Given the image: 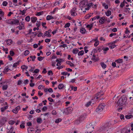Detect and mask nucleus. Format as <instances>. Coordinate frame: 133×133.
I'll return each instance as SVG.
<instances>
[{
  "label": "nucleus",
  "mask_w": 133,
  "mask_h": 133,
  "mask_svg": "<svg viewBox=\"0 0 133 133\" xmlns=\"http://www.w3.org/2000/svg\"><path fill=\"white\" fill-rule=\"evenodd\" d=\"M25 9L23 10V11L20 10V12H21L22 13V15H24L26 12V11L27 10V9L25 8Z\"/></svg>",
  "instance_id": "72a5a7b5"
},
{
  "label": "nucleus",
  "mask_w": 133,
  "mask_h": 133,
  "mask_svg": "<svg viewBox=\"0 0 133 133\" xmlns=\"http://www.w3.org/2000/svg\"><path fill=\"white\" fill-rule=\"evenodd\" d=\"M6 23L8 24H12V19H9L6 20Z\"/></svg>",
  "instance_id": "aec40b11"
},
{
  "label": "nucleus",
  "mask_w": 133,
  "mask_h": 133,
  "mask_svg": "<svg viewBox=\"0 0 133 133\" xmlns=\"http://www.w3.org/2000/svg\"><path fill=\"white\" fill-rule=\"evenodd\" d=\"M37 19L36 17H32L31 18V21L33 23H35Z\"/></svg>",
  "instance_id": "412c9836"
},
{
  "label": "nucleus",
  "mask_w": 133,
  "mask_h": 133,
  "mask_svg": "<svg viewBox=\"0 0 133 133\" xmlns=\"http://www.w3.org/2000/svg\"><path fill=\"white\" fill-rule=\"evenodd\" d=\"M81 7L84 6L86 5L87 2L85 0H83L81 1L79 3Z\"/></svg>",
  "instance_id": "ddd939ff"
},
{
  "label": "nucleus",
  "mask_w": 133,
  "mask_h": 133,
  "mask_svg": "<svg viewBox=\"0 0 133 133\" xmlns=\"http://www.w3.org/2000/svg\"><path fill=\"white\" fill-rule=\"evenodd\" d=\"M64 87V85L62 84H59L58 86V88L59 89H62Z\"/></svg>",
  "instance_id": "cd10ccee"
},
{
  "label": "nucleus",
  "mask_w": 133,
  "mask_h": 133,
  "mask_svg": "<svg viewBox=\"0 0 133 133\" xmlns=\"http://www.w3.org/2000/svg\"><path fill=\"white\" fill-rule=\"evenodd\" d=\"M92 103V101H90L89 102H88L85 105L86 107H89L91 105Z\"/></svg>",
  "instance_id": "5701e85b"
},
{
  "label": "nucleus",
  "mask_w": 133,
  "mask_h": 133,
  "mask_svg": "<svg viewBox=\"0 0 133 133\" xmlns=\"http://www.w3.org/2000/svg\"><path fill=\"white\" fill-rule=\"evenodd\" d=\"M43 59V58L41 56H40L38 57V59L39 61H41Z\"/></svg>",
  "instance_id": "774afa93"
},
{
  "label": "nucleus",
  "mask_w": 133,
  "mask_h": 133,
  "mask_svg": "<svg viewBox=\"0 0 133 133\" xmlns=\"http://www.w3.org/2000/svg\"><path fill=\"white\" fill-rule=\"evenodd\" d=\"M32 35H31V36H32L33 37H35V36L37 35V34H38L37 31H36L35 32H32Z\"/></svg>",
  "instance_id": "f704fd0d"
},
{
  "label": "nucleus",
  "mask_w": 133,
  "mask_h": 133,
  "mask_svg": "<svg viewBox=\"0 0 133 133\" xmlns=\"http://www.w3.org/2000/svg\"><path fill=\"white\" fill-rule=\"evenodd\" d=\"M39 71V70L38 69H36L33 72V73L35 74H37Z\"/></svg>",
  "instance_id": "79ce46f5"
},
{
  "label": "nucleus",
  "mask_w": 133,
  "mask_h": 133,
  "mask_svg": "<svg viewBox=\"0 0 133 133\" xmlns=\"http://www.w3.org/2000/svg\"><path fill=\"white\" fill-rule=\"evenodd\" d=\"M19 61H18L17 62L14 63L13 65V67H16L19 64Z\"/></svg>",
  "instance_id": "7c9ffc66"
},
{
  "label": "nucleus",
  "mask_w": 133,
  "mask_h": 133,
  "mask_svg": "<svg viewBox=\"0 0 133 133\" xmlns=\"http://www.w3.org/2000/svg\"><path fill=\"white\" fill-rule=\"evenodd\" d=\"M91 15H90L89 14H88L87 15H86L85 16V18L86 19L87 18H89L91 16Z\"/></svg>",
  "instance_id": "6e6d98bb"
},
{
  "label": "nucleus",
  "mask_w": 133,
  "mask_h": 133,
  "mask_svg": "<svg viewBox=\"0 0 133 133\" xmlns=\"http://www.w3.org/2000/svg\"><path fill=\"white\" fill-rule=\"evenodd\" d=\"M52 114L53 115H56L57 114V112L56 110H53L52 112Z\"/></svg>",
  "instance_id": "338daca9"
},
{
  "label": "nucleus",
  "mask_w": 133,
  "mask_h": 133,
  "mask_svg": "<svg viewBox=\"0 0 133 133\" xmlns=\"http://www.w3.org/2000/svg\"><path fill=\"white\" fill-rule=\"evenodd\" d=\"M14 130V128L11 127L10 129V130L7 132L8 133H13Z\"/></svg>",
  "instance_id": "c03bdc74"
},
{
  "label": "nucleus",
  "mask_w": 133,
  "mask_h": 133,
  "mask_svg": "<svg viewBox=\"0 0 133 133\" xmlns=\"http://www.w3.org/2000/svg\"><path fill=\"white\" fill-rule=\"evenodd\" d=\"M7 121V119L5 117H3L0 119V126L3 125Z\"/></svg>",
  "instance_id": "423d86ee"
},
{
  "label": "nucleus",
  "mask_w": 133,
  "mask_h": 133,
  "mask_svg": "<svg viewBox=\"0 0 133 133\" xmlns=\"http://www.w3.org/2000/svg\"><path fill=\"white\" fill-rule=\"evenodd\" d=\"M8 4V2L6 1H4L3 2L2 5L3 6H7Z\"/></svg>",
  "instance_id": "49530a36"
},
{
  "label": "nucleus",
  "mask_w": 133,
  "mask_h": 133,
  "mask_svg": "<svg viewBox=\"0 0 133 133\" xmlns=\"http://www.w3.org/2000/svg\"><path fill=\"white\" fill-rule=\"evenodd\" d=\"M104 94L102 92H99L96 94L94 97L95 99H98L100 98L101 96Z\"/></svg>",
  "instance_id": "1a4fd4ad"
},
{
  "label": "nucleus",
  "mask_w": 133,
  "mask_h": 133,
  "mask_svg": "<svg viewBox=\"0 0 133 133\" xmlns=\"http://www.w3.org/2000/svg\"><path fill=\"white\" fill-rule=\"evenodd\" d=\"M8 87V85L7 84H5L3 85L2 87V89L3 90H7Z\"/></svg>",
  "instance_id": "b1692460"
},
{
  "label": "nucleus",
  "mask_w": 133,
  "mask_h": 133,
  "mask_svg": "<svg viewBox=\"0 0 133 133\" xmlns=\"http://www.w3.org/2000/svg\"><path fill=\"white\" fill-rule=\"evenodd\" d=\"M127 100V99L126 97H122L119 99L117 103L118 105L122 106L125 104Z\"/></svg>",
  "instance_id": "f03ea898"
},
{
  "label": "nucleus",
  "mask_w": 133,
  "mask_h": 133,
  "mask_svg": "<svg viewBox=\"0 0 133 133\" xmlns=\"http://www.w3.org/2000/svg\"><path fill=\"white\" fill-rule=\"evenodd\" d=\"M100 64L103 68H105L106 67V65L103 62H101L100 63Z\"/></svg>",
  "instance_id": "c756f323"
},
{
  "label": "nucleus",
  "mask_w": 133,
  "mask_h": 133,
  "mask_svg": "<svg viewBox=\"0 0 133 133\" xmlns=\"http://www.w3.org/2000/svg\"><path fill=\"white\" fill-rule=\"evenodd\" d=\"M4 95L5 97H9L12 95V94L10 91H5L4 92Z\"/></svg>",
  "instance_id": "9d476101"
},
{
  "label": "nucleus",
  "mask_w": 133,
  "mask_h": 133,
  "mask_svg": "<svg viewBox=\"0 0 133 133\" xmlns=\"http://www.w3.org/2000/svg\"><path fill=\"white\" fill-rule=\"evenodd\" d=\"M41 25V22H40L37 21L36 24V25L38 27H39Z\"/></svg>",
  "instance_id": "052dcab7"
},
{
  "label": "nucleus",
  "mask_w": 133,
  "mask_h": 133,
  "mask_svg": "<svg viewBox=\"0 0 133 133\" xmlns=\"http://www.w3.org/2000/svg\"><path fill=\"white\" fill-rule=\"evenodd\" d=\"M106 21L104 17H102L99 20V22L101 24H103L104 22Z\"/></svg>",
  "instance_id": "4468645a"
},
{
  "label": "nucleus",
  "mask_w": 133,
  "mask_h": 133,
  "mask_svg": "<svg viewBox=\"0 0 133 133\" xmlns=\"http://www.w3.org/2000/svg\"><path fill=\"white\" fill-rule=\"evenodd\" d=\"M76 10L77 8L76 7H74L71 9L70 11V13L71 15L75 16L77 15L76 11Z\"/></svg>",
  "instance_id": "0eeeda50"
},
{
  "label": "nucleus",
  "mask_w": 133,
  "mask_h": 133,
  "mask_svg": "<svg viewBox=\"0 0 133 133\" xmlns=\"http://www.w3.org/2000/svg\"><path fill=\"white\" fill-rule=\"evenodd\" d=\"M108 45L110 49H112L116 46V45L113 43L112 42H110L108 43Z\"/></svg>",
  "instance_id": "f8f14e48"
},
{
  "label": "nucleus",
  "mask_w": 133,
  "mask_h": 133,
  "mask_svg": "<svg viewBox=\"0 0 133 133\" xmlns=\"http://www.w3.org/2000/svg\"><path fill=\"white\" fill-rule=\"evenodd\" d=\"M84 52L83 50H81L78 52V56H82L84 54Z\"/></svg>",
  "instance_id": "c85d7f7f"
},
{
  "label": "nucleus",
  "mask_w": 133,
  "mask_h": 133,
  "mask_svg": "<svg viewBox=\"0 0 133 133\" xmlns=\"http://www.w3.org/2000/svg\"><path fill=\"white\" fill-rule=\"evenodd\" d=\"M44 87L42 85H39L38 87V88L39 89H43Z\"/></svg>",
  "instance_id": "603ef678"
},
{
  "label": "nucleus",
  "mask_w": 133,
  "mask_h": 133,
  "mask_svg": "<svg viewBox=\"0 0 133 133\" xmlns=\"http://www.w3.org/2000/svg\"><path fill=\"white\" fill-rule=\"evenodd\" d=\"M15 123V121L13 120H11L9 121V123L10 124L13 125Z\"/></svg>",
  "instance_id": "09e8293b"
},
{
  "label": "nucleus",
  "mask_w": 133,
  "mask_h": 133,
  "mask_svg": "<svg viewBox=\"0 0 133 133\" xmlns=\"http://www.w3.org/2000/svg\"><path fill=\"white\" fill-rule=\"evenodd\" d=\"M8 106L7 105L1 108V111L2 112H4L6 109H8Z\"/></svg>",
  "instance_id": "f3484780"
},
{
  "label": "nucleus",
  "mask_w": 133,
  "mask_h": 133,
  "mask_svg": "<svg viewBox=\"0 0 133 133\" xmlns=\"http://www.w3.org/2000/svg\"><path fill=\"white\" fill-rule=\"evenodd\" d=\"M80 32L82 34H85L86 32V30L83 28H81L80 30Z\"/></svg>",
  "instance_id": "6ab92c4d"
},
{
  "label": "nucleus",
  "mask_w": 133,
  "mask_h": 133,
  "mask_svg": "<svg viewBox=\"0 0 133 133\" xmlns=\"http://www.w3.org/2000/svg\"><path fill=\"white\" fill-rule=\"evenodd\" d=\"M37 122L39 124L41 123L42 122V119L40 118H37Z\"/></svg>",
  "instance_id": "e433bc0d"
},
{
  "label": "nucleus",
  "mask_w": 133,
  "mask_h": 133,
  "mask_svg": "<svg viewBox=\"0 0 133 133\" xmlns=\"http://www.w3.org/2000/svg\"><path fill=\"white\" fill-rule=\"evenodd\" d=\"M61 102L59 100L56 102L55 104V105L56 106H58V105H61Z\"/></svg>",
  "instance_id": "bb28decb"
},
{
  "label": "nucleus",
  "mask_w": 133,
  "mask_h": 133,
  "mask_svg": "<svg viewBox=\"0 0 133 133\" xmlns=\"http://www.w3.org/2000/svg\"><path fill=\"white\" fill-rule=\"evenodd\" d=\"M21 75V74H17L15 76H14L13 77L14 79H16L17 77Z\"/></svg>",
  "instance_id": "0e129e2a"
},
{
  "label": "nucleus",
  "mask_w": 133,
  "mask_h": 133,
  "mask_svg": "<svg viewBox=\"0 0 133 133\" xmlns=\"http://www.w3.org/2000/svg\"><path fill=\"white\" fill-rule=\"evenodd\" d=\"M67 64L69 65L70 66H73L74 65V64L70 61H67L66 62Z\"/></svg>",
  "instance_id": "393cba45"
},
{
  "label": "nucleus",
  "mask_w": 133,
  "mask_h": 133,
  "mask_svg": "<svg viewBox=\"0 0 133 133\" xmlns=\"http://www.w3.org/2000/svg\"><path fill=\"white\" fill-rule=\"evenodd\" d=\"M120 117L122 120H124V116L122 114L120 115Z\"/></svg>",
  "instance_id": "bf43d9fd"
},
{
  "label": "nucleus",
  "mask_w": 133,
  "mask_h": 133,
  "mask_svg": "<svg viewBox=\"0 0 133 133\" xmlns=\"http://www.w3.org/2000/svg\"><path fill=\"white\" fill-rule=\"evenodd\" d=\"M12 111L13 113L15 114H17L18 112L15 108L12 110Z\"/></svg>",
  "instance_id": "5fc2aeb1"
},
{
  "label": "nucleus",
  "mask_w": 133,
  "mask_h": 133,
  "mask_svg": "<svg viewBox=\"0 0 133 133\" xmlns=\"http://www.w3.org/2000/svg\"><path fill=\"white\" fill-rule=\"evenodd\" d=\"M47 107L46 106H44L42 108V110L43 111H44L47 110Z\"/></svg>",
  "instance_id": "e2e57ef3"
},
{
  "label": "nucleus",
  "mask_w": 133,
  "mask_h": 133,
  "mask_svg": "<svg viewBox=\"0 0 133 133\" xmlns=\"http://www.w3.org/2000/svg\"><path fill=\"white\" fill-rule=\"evenodd\" d=\"M116 35V33H112L109 35V36L110 37H112L113 36H115V35Z\"/></svg>",
  "instance_id": "69168bd1"
},
{
  "label": "nucleus",
  "mask_w": 133,
  "mask_h": 133,
  "mask_svg": "<svg viewBox=\"0 0 133 133\" xmlns=\"http://www.w3.org/2000/svg\"><path fill=\"white\" fill-rule=\"evenodd\" d=\"M93 26V24L92 23L90 24H88L87 25V27L89 28V30L91 29L92 28Z\"/></svg>",
  "instance_id": "4be33fe9"
},
{
  "label": "nucleus",
  "mask_w": 133,
  "mask_h": 133,
  "mask_svg": "<svg viewBox=\"0 0 133 133\" xmlns=\"http://www.w3.org/2000/svg\"><path fill=\"white\" fill-rule=\"evenodd\" d=\"M130 131V129H127L126 128H124L121 129V133H128Z\"/></svg>",
  "instance_id": "9b49d317"
},
{
  "label": "nucleus",
  "mask_w": 133,
  "mask_h": 133,
  "mask_svg": "<svg viewBox=\"0 0 133 133\" xmlns=\"http://www.w3.org/2000/svg\"><path fill=\"white\" fill-rule=\"evenodd\" d=\"M28 132H32L34 130V129L33 128H28Z\"/></svg>",
  "instance_id": "3c124183"
},
{
  "label": "nucleus",
  "mask_w": 133,
  "mask_h": 133,
  "mask_svg": "<svg viewBox=\"0 0 133 133\" xmlns=\"http://www.w3.org/2000/svg\"><path fill=\"white\" fill-rule=\"evenodd\" d=\"M46 19L47 20H49L50 19L54 18V17L50 15H48L46 17Z\"/></svg>",
  "instance_id": "473e14b6"
},
{
  "label": "nucleus",
  "mask_w": 133,
  "mask_h": 133,
  "mask_svg": "<svg viewBox=\"0 0 133 133\" xmlns=\"http://www.w3.org/2000/svg\"><path fill=\"white\" fill-rule=\"evenodd\" d=\"M73 109V108L71 107H68L65 110L64 113L65 114L67 115H68L69 114L71 113Z\"/></svg>",
  "instance_id": "20e7f679"
},
{
  "label": "nucleus",
  "mask_w": 133,
  "mask_h": 133,
  "mask_svg": "<svg viewBox=\"0 0 133 133\" xmlns=\"http://www.w3.org/2000/svg\"><path fill=\"white\" fill-rule=\"evenodd\" d=\"M48 100L50 102H54V100L51 97H49L48 98Z\"/></svg>",
  "instance_id": "680f3d73"
},
{
  "label": "nucleus",
  "mask_w": 133,
  "mask_h": 133,
  "mask_svg": "<svg viewBox=\"0 0 133 133\" xmlns=\"http://www.w3.org/2000/svg\"><path fill=\"white\" fill-rule=\"evenodd\" d=\"M70 25V23H68L65 24L64 26V27L66 28L69 27Z\"/></svg>",
  "instance_id": "4d7b16f0"
},
{
  "label": "nucleus",
  "mask_w": 133,
  "mask_h": 133,
  "mask_svg": "<svg viewBox=\"0 0 133 133\" xmlns=\"http://www.w3.org/2000/svg\"><path fill=\"white\" fill-rule=\"evenodd\" d=\"M124 5L125 1L124 0L123 1V2L121 3L120 5V6L121 8H123L124 6Z\"/></svg>",
  "instance_id": "a18cd8bd"
},
{
  "label": "nucleus",
  "mask_w": 133,
  "mask_h": 133,
  "mask_svg": "<svg viewBox=\"0 0 133 133\" xmlns=\"http://www.w3.org/2000/svg\"><path fill=\"white\" fill-rule=\"evenodd\" d=\"M29 53V51L28 50H26L24 52V54L26 56L28 55Z\"/></svg>",
  "instance_id": "c9c22d12"
},
{
  "label": "nucleus",
  "mask_w": 133,
  "mask_h": 133,
  "mask_svg": "<svg viewBox=\"0 0 133 133\" xmlns=\"http://www.w3.org/2000/svg\"><path fill=\"white\" fill-rule=\"evenodd\" d=\"M132 117V115H126L125 116V118H126L128 119H129L131 118V117Z\"/></svg>",
  "instance_id": "13d9d810"
},
{
  "label": "nucleus",
  "mask_w": 133,
  "mask_h": 133,
  "mask_svg": "<svg viewBox=\"0 0 133 133\" xmlns=\"http://www.w3.org/2000/svg\"><path fill=\"white\" fill-rule=\"evenodd\" d=\"M5 41L7 44L8 45H10L12 43V41L11 39H7Z\"/></svg>",
  "instance_id": "2eb2a0df"
},
{
  "label": "nucleus",
  "mask_w": 133,
  "mask_h": 133,
  "mask_svg": "<svg viewBox=\"0 0 133 133\" xmlns=\"http://www.w3.org/2000/svg\"><path fill=\"white\" fill-rule=\"evenodd\" d=\"M79 51V50L77 48L74 49L72 51V52L74 54H77Z\"/></svg>",
  "instance_id": "a878e982"
},
{
  "label": "nucleus",
  "mask_w": 133,
  "mask_h": 133,
  "mask_svg": "<svg viewBox=\"0 0 133 133\" xmlns=\"http://www.w3.org/2000/svg\"><path fill=\"white\" fill-rule=\"evenodd\" d=\"M87 127L88 129L89 128V129H88V132L87 133H88L89 132L91 133V132L93 131V129L94 127H93L92 126V124H89L88 125H87Z\"/></svg>",
  "instance_id": "6e6552de"
},
{
  "label": "nucleus",
  "mask_w": 133,
  "mask_h": 133,
  "mask_svg": "<svg viewBox=\"0 0 133 133\" xmlns=\"http://www.w3.org/2000/svg\"><path fill=\"white\" fill-rule=\"evenodd\" d=\"M10 70L8 69V68L7 67H6L4 69L3 72H6L8 71L9 70Z\"/></svg>",
  "instance_id": "37998d69"
},
{
  "label": "nucleus",
  "mask_w": 133,
  "mask_h": 133,
  "mask_svg": "<svg viewBox=\"0 0 133 133\" xmlns=\"http://www.w3.org/2000/svg\"><path fill=\"white\" fill-rule=\"evenodd\" d=\"M0 15L1 17L3 16L4 15V12L2 11V9H0Z\"/></svg>",
  "instance_id": "a19ab883"
},
{
  "label": "nucleus",
  "mask_w": 133,
  "mask_h": 133,
  "mask_svg": "<svg viewBox=\"0 0 133 133\" xmlns=\"http://www.w3.org/2000/svg\"><path fill=\"white\" fill-rule=\"evenodd\" d=\"M25 19L26 21L29 22L30 20V17L29 16H27L25 17Z\"/></svg>",
  "instance_id": "de8ad7c7"
},
{
  "label": "nucleus",
  "mask_w": 133,
  "mask_h": 133,
  "mask_svg": "<svg viewBox=\"0 0 133 133\" xmlns=\"http://www.w3.org/2000/svg\"><path fill=\"white\" fill-rule=\"evenodd\" d=\"M105 104L101 103L100 104L96 109V112L99 113L103 111L104 108Z\"/></svg>",
  "instance_id": "7ed1b4c3"
},
{
  "label": "nucleus",
  "mask_w": 133,
  "mask_h": 133,
  "mask_svg": "<svg viewBox=\"0 0 133 133\" xmlns=\"http://www.w3.org/2000/svg\"><path fill=\"white\" fill-rule=\"evenodd\" d=\"M29 57L32 59V61H34L36 58V57L35 56H30Z\"/></svg>",
  "instance_id": "58836bf2"
},
{
  "label": "nucleus",
  "mask_w": 133,
  "mask_h": 133,
  "mask_svg": "<svg viewBox=\"0 0 133 133\" xmlns=\"http://www.w3.org/2000/svg\"><path fill=\"white\" fill-rule=\"evenodd\" d=\"M51 31V30L50 29H49L47 31H46L44 33V34L42 36L43 37H44L46 36L47 37H50L51 36V35L50 34V33Z\"/></svg>",
  "instance_id": "39448f33"
},
{
  "label": "nucleus",
  "mask_w": 133,
  "mask_h": 133,
  "mask_svg": "<svg viewBox=\"0 0 133 133\" xmlns=\"http://www.w3.org/2000/svg\"><path fill=\"white\" fill-rule=\"evenodd\" d=\"M62 121V119L61 118H59L57 119L55 121V122L56 123H58L61 122Z\"/></svg>",
  "instance_id": "4c0bfd02"
},
{
  "label": "nucleus",
  "mask_w": 133,
  "mask_h": 133,
  "mask_svg": "<svg viewBox=\"0 0 133 133\" xmlns=\"http://www.w3.org/2000/svg\"><path fill=\"white\" fill-rule=\"evenodd\" d=\"M28 67L25 65H22L21 66V68L23 70L25 69H28Z\"/></svg>",
  "instance_id": "ea45409f"
},
{
  "label": "nucleus",
  "mask_w": 133,
  "mask_h": 133,
  "mask_svg": "<svg viewBox=\"0 0 133 133\" xmlns=\"http://www.w3.org/2000/svg\"><path fill=\"white\" fill-rule=\"evenodd\" d=\"M115 124V123H111L109 122L107 123L104 126H102L99 129L100 131H103L104 132H106L108 130L109 127Z\"/></svg>",
  "instance_id": "f257e3e1"
},
{
  "label": "nucleus",
  "mask_w": 133,
  "mask_h": 133,
  "mask_svg": "<svg viewBox=\"0 0 133 133\" xmlns=\"http://www.w3.org/2000/svg\"><path fill=\"white\" fill-rule=\"evenodd\" d=\"M12 24H17L18 25L19 23V21L17 19H12Z\"/></svg>",
  "instance_id": "a211bd4d"
},
{
  "label": "nucleus",
  "mask_w": 133,
  "mask_h": 133,
  "mask_svg": "<svg viewBox=\"0 0 133 133\" xmlns=\"http://www.w3.org/2000/svg\"><path fill=\"white\" fill-rule=\"evenodd\" d=\"M10 55L13 56L14 55L15 53L12 50H11L10 52Z\"/></svg>",
  "instance_id": "864d4df0"
},
{
  "label": "nucleus",
  "mask_w": 133,
  "mask_h": 133,
  "mask_svg": "<svg viewBox=\"0 0 133 133\" xmlns=\"http://www.w3.org/2000/svg\"><path fill=\"white\" fill-rule=\"evenodd\" d=\"M123 60L121 59H118L115 60V62L117 64L120 65V64H122L123 62Z\"/></svg>",
  "instance_id": "dca6fc26"
},
{
  "label": "nucleus",
  "mask_w": 133,
  "mask_h": 133,
  "mask_svg": "<svg viewBox=\"0 0 133 133\" xmlns=\"http://www.w3.org/2000/svg\"><path fill=\"white\" fill-rule=\"evenodd\" d=\"M105 14L107 16H109L111 14V12L110 10L107 11V12H106Z\"/></svg>",
  "instance_id": "2f4dec72"
},
{
  "label": "nucleus",
  "mask_w": 133,
  "mask_h": 133,
  "mask_svg": "<svg viewBox=\"0 0 133 133\" xmlns=\"http://www.w3.org/2000/svg\"><path fill=\"white\" fill-rule=\"evenodd\" d=\"M43 12H37L36 13V15L39 16L43 14Z\"/></svg>",
  "instance_id": "8fccbe9b"
}]
</instances>
